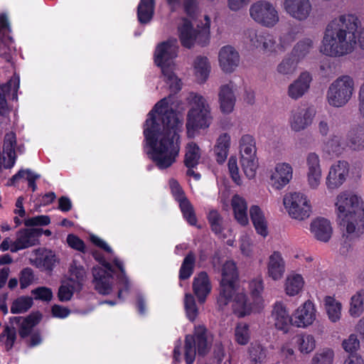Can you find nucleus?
<instances>
[{
  "mask_svg": "<svg viewBox=\"0 0 364 364\" xmlns=\"http://www.w3.org/2000/svg\"><path fill=\"white\" fill-rule=\"evenodd\" d=\"M219 102L222 112L229 114L234 108L235 97L229 85H222L219 92Z\"/></svg>",
  "mask_w": 364,
  "mask_h": 364,
  "instance_id": "nucleus-30",
  "label": "nucleus"
},
{
  "mask_svg": "<svg viewBox=\"0 0 364 364\" xmlns=\"http://www.w3.org/2000/svg\"><path fill=\"white\" fill-rule=\"evenodd\" d=\"M40 177L39 174L33 173L30 169H21L9 180L8 185L15 186L19 179L25 178L28 181V188H31L32 192H35L37 189L36 181Z\"/></svg>",
  "mask_w": 364,
  "mask_h": 364,
  "instance_id": "nucleus-37",
  "label": "nucleus"
},
{
  "mask_svg": "<svg viewBox=\"0 0 364 364\" xmlns=\"http://www.w3.org/2000/svg\"><path fill=\"white\" fill-rule=\"evenodd\" d=\"M248 36L251 45L265 52H277V48L284 51L286 48L284 41L291 38V35H285L280 38V43L277 44L275 37L267 31H258L254 29L248 30Z\"/></svg>",
  "mask_w": 364,
  "mask_h": 364,
  "instance_id": "nucleus-9",
  "label": "nucleus"
},
{
  "mask_svg": "<svg viewBox=\"0 0 364 364\" xmlns=\"http://www.w3.org/2000/svg\"><path fill=\"white\" fill-rule=\"evenodd\" d=\"M313 117V111L310 108L305 109L304 113H294L291 120V129L295 132L304 129L311 124Z\"/></svg>",
  "mask_w": 364,
  "mask_h": 364,
  "instance_id": "nucleus-35",
  "label": "nucleus"
},
{
  "mask_svg": "<svg viewBox=\"0 0 364 364\" xmlns=\"http://www.w3.org/2000/svg\"><path fill=\"white\" fill-rule=\"evenodd\" d=\"M74 294V288L68 284L60 286L58 291V297L60 301L65 302L70 301Z\"/></svg>",
  "mask_w": 364,
  "mask_h": 364,
  "instance_id": "nucleus-64",
  "label": "nucleus"
},
{
  "mask_svg": "<svg viewBox=\"0 0 364 364\" xmlns=\"http://www.w3.org/2000/svg\"><path fill=\"white\" fill-rule=\"evenodd\" d=\"M247 353L251 364H262L267 356L266 348L258 343H251Z\"/></svg>",
  "mask_w": 364,
  "mask_h": 364,
  "instance_id": "nucleus-42",
  "label": "nucleus"
},
{
  "mask_svg": "<svg viewBox=\"0 0 364 364\" xmlns=\"http://www.w3.org/2000/svg\"><path fill=\"white\" fill-rule=\"evenodd\" d=\"M67 242L71 248L83 253L85 252V244L78 236L73 234H69L67 237Z\"/></svg>",
  "mask_w": 364,
  "mask_h": 364,
  "instance_id": "nucleus-63",
  "label": "nucleus"
},
{
  "mask_svg": "<svg viewBox=\"0 0 364 364\" xmlns=\"http://www.w3.org/2000/svg\"><path fill=\"white\" fill-rule=\"evenodd\" d=\"M228 167L230 172V177L232 180L237 184L240 185L242 183L241 178L239 173V168L237 166V161L236 157L230 156L228 163Z\"/></svg>",
  "mask_w": 364,
  "mask_h": 364,
  "instance_id": "nucleus-60",
  "label": "nucleus"
},
{
  "mask_svg": "<svg viewBox=\"0 0 364 364\" xmlns=\"http://www.w3.org/2000/svg\"><path fill=\"white\" fill-rule=\"evenodd\" d=\"M250 14L256 22L266 27H273L279 21L277 10L272 4L266 1H259L252 4Z\"/></svg>",
  "mask_w": 364,
  "mask_h": 364,
  "instance_id": "nucleus-11",
  "label": "nucleus"
},
{
  "mask_svg": "<svg viewBox=\"0 0 364 364\" xmlns=\"http://www.w3.org/2000/svg\"><path fill=\"white\" fill-rule=\"evenodd\" d=\"M196 255L190 251L184 257L179 269V279L186 280L191 277L194 272Z\"/></svg>",
  "mask_w": 364,
  "mask_h": 364,
  "instance_id": "nucleus-41",
  "label": "nucleus"
},
{
  "mask_svg": "<svg viewBox=\"0 0 364 364\" xmlns=\"http://www.w3.org/2000/svg\"><path fill=\"white\" fill-rule=\"evenodd\" d=\"M304 279L300 274L288 277L285 284L286 293L289 296H295L299 293L304 286Z\"/></svg>",
  "mask_w": 364,
  "mask_h": 364,
  "instance_id": "nucleus-47",
  "label": "nucleus"
},
{
  "mask_svg": "<svg viewBox=\"0 0 364 364\" xmlns=\"http://www.w3.org/2000/svg\"><path fill=\"white\" fill-rule=\"evenodd\" d=\"M113 262L120 271V273L117 275V284L118 286L117 299L123 301L124 300L123 293L124 292L127 294L129 291L130 285L129 279L126 275L122 262L117 258H114Z\"/></svg>",
  "mask_w": 364,
  "mask_h": 364,
  "instance_id": "nucleus-32",
  "label": "nucleus"
},
{
  "mask_svg": "<svg viewBox=\"0 0 364 364\" xmlns=\"http://www.w3.org/2000/svg\"><path fill=\"white\" fill-rule=\"evenodd\" d=\"M184 306L188 319L192 322L194 321L198 316V309L195 298L191 294H186Z\"/></svg>",
  "mask_w": 364,
  "mask_h": 364,
  "instance_id": "nucleus-52",
  "label": "nucleus"
},
{
  "mask_svg": "<svg viewBox=\"0 0 364 364\" xmlns=\"http://www.w3.org/2000/svg\"><path fill=\"white\" fill-rule=\"evenodd\" d=\"M101 265L104 267H94L92 269L93 283L97 292L108 295L112 291V282L115 270L107 261L103 260Z\"/></svg>",
  "mask_w": 364,
  "mask_h": 364,
  "instance_id": "nucleus-12",
  "label": "nucleus"
},
{
  "mask_svg": "<svg viewBox=\"0 0 364 364\" xmlns=\"http://www.w3.org/2000/svg\"><path fill=\"white\" fill-rule=\"evenodd\" d=\"M200 152L199 146L194 142L188 144L184 158V164L188 168H196L199 164Z\"/></svg>",
  "mask_w": 364,
  "mask_h": 364,
  "instance_id": "nucleus-40",
  "label": "nucleus"
},
{
  "mask_svg": "<svg viewBox=\"0 0 364 364\" xmlns=\"http://www.w3.org/2000/svg\"><path fill=\"white\" fill-rule=\"evenodd\" d=\"M237 279L238 273L235 263L231 261L226 262L223 266L220 291L217 297L219 309H223L232 301L235 294Z\"/></svg>",
  "mask_w": 364,
  "mask_h": 364,
  "instance_id": "nucleus-6",
  "label": "nucleus"
},
{
  "mask_svg": "<svg viewBox=\"0 0 364 364\" xmlns=\"http://www.w3.org/2000/svg\"><path fill=\"white\" fill-rule=\"evenodd\" d=\"M232 309L235 314L238 317H244L252 312V305L248 301L247 296L244 293H238L235 295Z\"/></svg>",
  "mask_w": 364,
  "mask_h": 364,
  "instance_id": "nucleus-36",
  "label": "nucleus"
},
{
  "mask_svg": "<svg viewBox=\"0 0 364 364\" xmlns=\"http://www.w3.org/2000/svg\"><path fill=\"white\" fill-rule=\"evenodd\" d=\"M42 315L40 313L31 314L26 318L22 316H14L10 318V322L18 326V335L21 338L24 339L30 336L36 326L41 320Z\"/></svg>",
  "mask_w": 364,
  "mask_h": 364,
  "instance_id": "nucleus-19",
  "label": "nucleus"
},
{
  "mask_svg": "<svg viewBox=\"0 0 364 364\" xmlns=\"http://www.w3.org/2000/svg\"><path fill=\"white\" fill-rule=\"evenodd\" d=\"M240 159L253 158L256 156V142L250 134L243 135L240 140Z\"/></svg>",
  "mask_w": 364,
  "mask_h": 364,
  "instance_id": "nucleus-38",
  "label": "nucleus"
},
{
  "mask_svg": "<svg viewBox=\"0 0 364 364\" xmlns=\"http://www.w3.org/2000/svg\"><path fill=\"white\" fill-rule=\"evenodd\" d=\"M285 271V263L282 255L278 251H274L269 257L267 273L269 277L274 280L280 279Z\"/></svg>",
  "mask_w": 364,
  "mask_h": 364,
  "instance_id": "nucleus-27",
  "label": "nucleus"
},
{
  "mask_svg": "<svg viewBox=\"0 0 364 364\" xmlns=\"http://www.w3.org/2000/svg\"><path fill=\"white\" fill-rule=\"evenodd\" d=\"M342 346L346 352L355 354L354 353L360 347V341L355 334H350L347 339L343 341Z\"/></svg>",
  "mask_w": 364,
  "mask_h": 364,
  "instance_id": "nucleus-61",
  "label": "nucleus"
},
{
  "mask_svg": "<svg viewBox=\"0 0 364 364\" xmlns=\"http://www.w3.org/2000/svg\"><path fill=\"white\" fill-rule=\"evenodd\" d=\"M284 205L289 215L297 220H304L309 217L311 208L306 197L300 193L286 194Z\"/></svg>",
  "mask_w": 364,
  "mask_h": 364,
  "instance_id": "nucleus-10",
  "label": "nucleus"
},
{
  "mask_svg": "<svg viewBox=\"0 0 364 364\" xmlns=\"http://www.w3.org/2000/svg\"><path fill=\"white\" fill-rule=\"evenodd\" d=\"M336 205L340 225L348 234L355 232L358 236L364 232V206L360 197L348 192L341 193L337 197Z\"/></svg>",
  "mask_w": 364,
  "mask_h": 364,
  "instance_id": "nucleus-3",
  "label": "nucleus"
},
{
  "mask_svg": "<svg viewBox=\"0 0 364 364\" xmlns=\"http://www.w3.org/2000/svg\"><path fill=\"white\" fill-rule=\"evenodd\" d=\"M311 231L318 240L328 242L332 235L331 223L323 218H317L311 223Z\"/></svg>",
  "mask_w": 364,
  "mask_h": 364,
  "instance_id": "nucleus-26",
  "label": "nucleus"
},
{
  "mask_svg": "<svg viewBox=\"0 0 364 364\" xmlns=\"http://www.w3.org/2000/svg\"><path fill=\"white\" fill-rule=\"evenodd\" d=\"M5 338L4 344L6 351L11 350L16 341V328L13 326L6 325L0 335V338Z\"/></svg>",
  "mask_w": 364,
  "mask_h": 364,
  "instance_id": "nucleus-53",
  "label": "nucleus"
},
{
  "mask_svg": "<svg viewBox=\"0 0 364 364\" xmlns=\"http://www.w3.org/2000/svg\"><path fill=\"white\" fill-rule=\"evenodd\" d=\"M235 336L238 344L242 346L247 344L250 338L249 325L245 323H238L235 328Z\"/></svg>",
  "mask_w": 364,
  "mask_h": 364,
  "instance_id": "nucleus-54",
  "label": "nucleus"
},
{
  "mask_svg": "<svg viewBox=\"0 0 364 364\" xmlns=\"http://www.w3.org/2000/svg\"><path fill=\"white\" fill-rule=\"evenodd\" d=\"M182 21V24L178 27V38L182 46L191 48L195 41L201 46L200 41H204V37L200 34L202 31L194 29L191 21L186 18H183Z\"/></svg>",
  "mask_w": 364,
  "mask_h": 364,
  "instance_id": "nucleus-14",
  "label": "nucleus"
},
{
  "mask_svg": "<svg viewBox=\"0 0 364 364\" xmlns=\"http://www.w3.org/2000/svg\"><path fill=\"white\" fill-rule=\"evenodd\" d=\"M178 50L176 39H168L157 45L154 55L155 64L161 68L166 83L174 92L181 90V80L171 66L172 60L178 56Z\"/></svg>",
  "mask_w": 364,
  "mask_h": 364,
  "instance_id": "nucleus-4",
  "label": "nucleus"
},
{
  "mask_svg": "<svg viewBox=\"0 0 364 364\" xmlns=\"http://www.w3.org/2000/svg\"><path fill=\"white\" fill-rule=\"evenodd\" d=\"M296 343L299 350L302 353H309L316 347V341L313 336L309 334H301L296 337Z\"/></svg>",
  "mask_w": 364,
  "mask_h": 364,
  "instance_id": "nucleus-48",
  "label": "nucleus"
},
{
  "mask_svg": "<svg viewBox=\"0 0 364 364\" xmlns=\"http://www.w3.org/2000/svg\"><path fill=\"white\" fill-rule=\"evenodd\" d=\"M155 0H140L137 6L136 16L140 24L151 22L154 15Z\"/></svg>",
  "mask_w": 364,
  "mask_h": 364,
  "instance_id": "nucleus-29",
  "label": "nucleus"
},
{
  "mask_svg": "<svg viewBox=\"0 0 364 364\" xmlns=\"http://www.w3.org/2000/svg\"><path fill=\"white\" fill-rule=\"evenodd\" d=\"M311 80V76L309 73H301L299 78L289 85V96L294 100L303 96L309 90Z\"/></svg>",
  "mask_w": 364,
  "mask_h": 364,
  "instance_id": "nucleus-25",
  "label": "nucleus"
},
{
  "mask_svg": "<svg viewBox=\"0 0 364 364\" xmlns=\"http://www.w3.org/2000/svg\"><path fill=\"white\" fill-rule=\"evenodd\" d=\"M194 106L188 111L186 128L188 134L199 129H205L210 124V112L203 97L195 95Z\"/></svg>",
  "mask_w": 364,
  "mask_h": 364,
  "instance_id": "nucleus-7",
  "label": "nucleus"
},
{
  "mask_svg": "<svg viewBox=\"0 0 364 364\" xmlns=\"http://www.w3.org/2000/svg\"><path fill=\"white\" fill-rule=\"evenodd\" d=\"M178 203L183 218L189 225L192 226L196 225L198 222L197 217L193 206L189 200L188 198H183V200L178 202Z\"/></svg>",
  "mask_w": 364,
  "mask_h": 364,
  "instance_id": "nucleus-45",
  "label": "nucleus"
},
{
  "mask_svg": "<svg viewBox=\"0 0 364 364\" xmlns=\"http://www.w3.org/2000/svg\"><path fill=\"white\" fill-rule=\"evenodd\" d=\"M168 106L166 98L159 100L149 112L144 124L146 153L159 169L171 166L181 149L183 121L173 109H166Z\"/></svg>",
  "mask_w": 364,
  "mask_h": 364,
  "instance_id": "nucleus-1",
  "label": "nucleus"
},
{
  "mask_svg": "<svg viewBox=\"0 0 364 364\" xmlns=\"http://www.w3.org/2000/svg\"><path fill=\"white\" fill-rule=\"evenodd\" d=\"M249 289L253 298H259L264 290V283L262 277L258 276L251 280L249 284Z\"/></svg>",
  "mask_w": 364,
  "mask_h": 364,
  "instance_id": "nucleus-59",
  "label": "nucleus"
},
{
  "mask_svg": "<svg viewBox=\"0 0 364 364\" xmlns=\"http://www.w3.org/2000/svg\"><path fill=\"white\" fill-rule=\"evenodd\" d=\"M250 215L257 233L264 237L267 236V223L261 208L258 205L251 206Z\"/></svg>",
  "mask_w": 364,
  "mask_h": 364,
  "instance_id": "nucleus-28",
  "label": "nucleus"
},
{
  "mask_svg": "<svg viewBox=\"0 0 364 364\" xmlns=\"http://www.w3.org/2000/svg\"><path fill=\"white\" fill-rule=\"evenodd\" d=\"M313 47V41L310 38L299 41L291 51L292 58L298 63L303 59Z\"/></svg>",
  "mask_w": 364,
  "mask_h": 364,
  "instance_id": "nucleus-43",
  "label": "nucleus"
},
{
  "mask_svg": "<svg viewBox=\"0 0 364 364\" xmlns=\"http://www.w3.org/2000/svg\"><path fill=\"white\" fill-rule=\"evenodd\" d=\"M334 352L331 348H325L316 353L312 358L311 364H333Z\"/></svg>",
  "mask_w": 364,
  "mask_h": 364,
  "instance_id": "nucleus-55",
  "label": "nucleus"
},
{
  "mask_svg": "<svg viewBox=\"0 0 364 364\" xmlns=\"http://www.w3.org/2000/svg\"><path fill=\"white\" fill-rule=\"evenodd\" d=\"M33 305V299L29 296H21L14 300L11 306L12 314H21L27 311Z\"/></svg>",
  "mask_w": 364,
  "mask_h": 364,
  "instance_id": "nucleus-50",
  "label": "nucleus"
},
{
  "mask_svg": "<svg viewBox=\"0 0 364 364\" xmlns=\"http://www.w3.org/2000/svg\"><path fill=\"white\" fill-rule=\"evenodd\" d=\"M193 291L200 304L206 301L207 296L212 289L210 278L206 272H200L195 276L192 284Z\"/></svg>",
  "mask_w": 364,
  "mask_h": 364,
  "instance_id": "nucleus-18",
  "label": "nucleus"
},
{
  "mask_svg": "<svg viewBox=\"0 0 364 364\" xmlns=\"http://www.w3.org/2000/svg\"><path fill=\"white\" fill-rule=\"evenodd\" d=\"M208 331L204 325L194 326L192 334H187L184 339V358L186 364H193L198 353L205 356L210 350L212 343L208 338Z\"/></svg>",
  "mask_w": 364,
  "mask_h": 364,
  "instance_id": "nucleus-5",
  "label": "nucleus"
},
{
  "mask_svg": "<svg viewBox=\"0 0 364 364\" xmlns=\"http://www.w3.org/2000/svg\"><path fill=\"white\" fill-rule=\"evenodd\" d=\"M325 305L328 318L332 322L338 321L341 318V304L336 301L333 297L326 296Z\"/></svg>",
  "mask_w": 364,
  "mask_h": 364,
  "instance_id": "nucleus-44",
  "label": "nucleus"
},
{
  "mask_svg": "<svg viewBox=\"0 0 364 364\" xmlns=\"http://www.w3.org/2000/svg\"><path fill=\"white\" fill-rule=\"evenodd\" d=\"M196 75L200 83L205 82L210 72V65L207 57L198 56L194 61Z\"/></svg>",
  "mask_w": 364,
  "mask_h": 364,
  "instance_id": "nucleus-39",
  "label": "nucleus"
},
{
  "mask_svg": "<svg viewBox=\"0 0 364 364\" xmlns=\"http://www.w3.org/2000/svg\"><path fill=\"white\" fill-rule=\"evenodd\" d=\"M346 145L354 150L364 148V125H355L348 131Z\"/></svg>",
  "mask_w": 364,
  "mask_h": 364,
  "instance_id": "nucleus-33",
  "label": "nucleus"
},
{
  "mask_svg": "<svg viewBox=\"0 0 364 364\" xmlns=\"http://www.w3.org/2000/svg\"><path fill=\"white\" fill-rule=\"evenodd\" d=\"M230 146V136L228 134L224 133L219 136L214 147L216 161L219 164H223L228 154Z\"/></svg>",
  "mask_w": 364,
  "mask_h": 364,
  "instance_id": "nucleus-34",
  "label": "nucleus"
},
{
  "mask_svg": "<svg viewBox=\"0 0 364 364\" xmlns=\"http://www.w3.org/2000/svg\"><path fill=\"white\" fill-rule=\"evenodd\" d=\"M36 300L43 301H50L53 299V294L50 288L46 287H38L31 291Z\"/></svg>",
  "mask_w": 364,
  "mask_h": 364,
  "instance_id": "nucleus-58",
  "label": "nucleus"
},
{
  "mask_svg": "<svg viewBox=\"0 0 364 364\" xmlns=\"http://www.w3.org/2000/svg\"><path fill=\"white\" fill-rule=\"evenodd\" d=\"M293 316L294 326L296 327L304 328L312 324L316 319L314 304L310 300L306 301L296 309Z\"/></svg>",
  "mask_w": 364,
  "mask_h": 364,
  "instance_id": "nucleus-17",
  "label": "nucleus"
},
{
  "mask_svg": "<svg viewBox=\"0 0 364 364\" xmlns=\"http://www.w3.org/2000/svg\"><path fill=\"white\" fill-rule=\"evenodd\" d=\"M308 166L307 178L311 188H316L320 184L321 178V169L318 156L315 153H310L306 158Z\"/></svg>",
  "mask_w": 364,
  "mask_h": 364,
  "instance_id": "nucleus-22",
  "label": "nucleus"
},
{
  "mask_svg": "<svg viewBox=\"0 0 364 364\" xmlns=\"http://www.w3.org/2000/svg\"><path fill=\"white\" fill-rule=\"evenodd\" d=\"M292 178V168L287 163L278 164L275 172L272 175L273 186L281 189L286 186Z\"/></svg>",
  "mask_w": 364,
  "mask_h": 364,
  "instance_id": "nucleus-24",
  "label": "nucleus"
},
{
  "mask_svg": "<svg viewBox=\"0 0 364 364\" xmlns=\"http://www.w3.org/2000/svg\"><path fill=\"white\" fill-rule=\"evenodd\" d=\"M284 6L287 14L299 21L306 20L311 11L309 0H284Z\"/></svg>",
  "mask_w": 364,
  "mask_h": 364,
  "instance_id": "nucleus-16",
  "label": "nucleus"
},
{
  "mask_svg": "<svg viewBox=\"0 0 364 364\" xmlns=\"http://www.w3.org/2000/svg\"><path fill=\"white\" fill-rule=\"evenodd\" d=\"M207 219L210 226L211 230L215 235L222 233L223 231V218L218 210H210L208 214Z\"/></svg>",
  "mask_w": 364,
  "mask_h": 364,
  "instance_id": "nucleus-49",
  "label": "nucleus"
},
{
  "mask_svg": "<svg viewBox=\"0 0 364 364\" xmlns=\"http://www.w3.org/2000/svg\"><path fill=\"white\" fill-rule=\"evenodd\" d=\"M218 58L220 66L225 73L234 71L240 61L239 53L230 46L223 47L219 52Z\"/></svg>",
  "mask_w": 364,
  "mask_h": 364,
  "instance_id": "nucleus-20",
  "label": "nucleus"
},
{
  "mask_svg": "<svg viewBox=\"0 0 364 364\" xmlns=\"http://www.w3.org/2000/svg\"><path fill=\"white\" fill-rule=\"evenodd\" d=\"M297 63L294 58H286L278 65L277 71L282 75H291L296 70Z\"/></svg>",
  "mask_w": 364,
  "mask_h": 364,
  "instance_id": "nucleus-56",
  "label": "nucleus"
},
{
  "mask_svg": "<svg viewBox=\"0 0 364 364\" xmlns=\"http://www.w3.org/2000/svg\"><path fill=\"white\" fill-rule=\"evenodd\" d=\"M240 164L245 175L249 179L255 176L258 167V160L257 157L240 159Z\"/></svg>",
  "mask_w": 364,
  "mask_h": 364,
  "instance_id": "nucleus-51",
  "label": "nucleus"
},
{
  "mask_svg": "<svg viewBox=\"0 0 364 364\" xmlns=\"http://www.w3.org/2000/svg\"><path fill=\"white\" fill-rule=\"evenodd\" d=\"M349 172V164L345 161H338L331 166L326 177V184L328 190L339 188L346 181Z\"/></svg>",
  "mask_w": 364,
  "mask_h": 364,
  "instance_id": "nucleus-15",
  "label": "nucleus"
},
{
  "mask_svg": "<svg viewBox=\"0 0 364 364\" xmlns=\"http://www.w3.org/2000/svg\"><path fill=\"white\" fill-rule=\"evenodd\" d=\"M364 311V290L360 289L351 297L350 314L358 317Z\"/></svg>",
  "mask_w": 364,
  "mask_h": 364,
  "instance_id": "nucleus-46",
  "label": "nucleus"
},
{
  "mask_svg": "<svg viewBox=\"0 0 364 364\" xmlns=\"http://www.w3.org/2000/svg\"><path fill=\"white\" fill-rule=\"evenodd\" d=\"M16 145V135L14 132H8L4 136L3 151L6 155L4 157V167L9 169L12 168L16 163L15 147Z\"/></svg>",
  "mask_w": 364,
  "mask_h": 364,
  "instance_id": "nucleus-23",
  "label": "nucleus"
},
{
  "mask_svg": "<svg viewBox=\"0 0 364 364\" xmlns=\"http://www.w3.org/2000/svg\"><path fill=\"white\" fill-rule=\"evenodd\" d=\"M359 23L358 17L353 14L341 15L332 20L326 26L321 52L331 57L350 53L356 44Z\"/></svg>",
  "mask_w": 364,
  "mask_h": 364,
  "instance_id": "nucleus-2",
  "label": "nucleus"
},
{
  "mask_svg": "<svg viewBox=\"0 0 364 364\" xmlns=\"http://www.w3.org/2000/svg\"><path fill=\"white\" fill-rule=\"evenodd\" d=\"M235 220L242 225L248 223L247 205L246 200L238 195H235L231 201Z\"/></svg>",
  "mask_w": 364,
  "mask_h": 364,
  "instance_id": "nucleus-31",
  "label": "nucleus"
},
{
  "mask_svg": "<svg viewBox=\"0 0 364 364\" xmlns=\"http://www.w3.org/2000/svg\"><path fill=\"white\" fill-rule=\"evenodd\" d=\"M275 327L287 333L291 325H294V317H290L286 307L281 302H276L272 313Z\"/></svg>",
  "mask_w": 364,
  "mask_h": 364,
  "instance_id": "nucleus-21",
  "label": "nucleus"
},
{
  "mask_svg": "<svg viewBox=\"0 0 364 364\" xmlns=\"http://www.w3.org/2000/svg\"><path fill=\"white\" fill-rule=\"evenodd\" d=\"M34 280L33 270L31 267L23 268L19 274L20 287L24 289L29 287Z\"/></svg>",
  "mask_w": 364,
  "mask_h": 364,
  "instance_id": "nucleus-57",
  "label": "nucleus"
},
{
  "mask_svg": "<svg viewBox=\"0 0 364 364\" xmlns=\"http://www.w3.org/2000/svg\"><path fill=\"white\" fill-rule=\"evenodd\" d=\"M23 223L26 227L44 226L50 223V218L48 215H41L25 219Z\"/></svg>",
  "mask_w": 364,
  "mask_h": 364,
  "instance_id": "nucleus-62",
  "label": "nucleus"
},
{
  "mask_svg": "<svg viewBox=\"0 0 364 364\" xmlns=\"http://www.w3.org/2000/svg\"><path fill=\"white\" fill-rule=\"evenodd\" d=\"M43 235L42 228H21L16 233V239L11 244V252H17L39 244Z\"/></svg>",
  "mask_w": 364,
  "mask_h": 364,
  "instance_id": "nucleus-13",
  "label": "nucleus"
},
{
  "mask_svg": "<svg viewBox=\"0 0 364 364\" xmlns=\"http://www.w3.org/2000/svg\"><path fill=\"white\" fill-rule=\"evenodd\" d=\"M354 87V82L348 75H343L336 79L329 87L327 92V100L330 105L341 107L345 105L351 98Z\"/></svg>",
  "mask_w": 364,
  "mask_h": 364,
  "instance_id": "nucleus-8",
  "label": "nucleus"
}]
</instances>
